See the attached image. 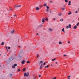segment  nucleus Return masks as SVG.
<instances>
[{
  "instance_id": "nucleus-1",
  "label": "nucleus",
  "mask_w": 79,
  "mask_h": 79,
  "mask_svg": "<svg viewBox=\"0 0 79 79\" xmlns=\"http://www.w3.org/2000/svg\"><path fill=\"white\" fill-rule=\"evenodd\" d=\"M29 72H27V73H24V77H26H26H28V76H29Z\"/></svg>"
},
{
  "instance_id": "nucleus-2",
  "label": "nucleus",
  "mask_w": 79,
  "mask_h": 79,
  "mask_svg": "<svg viewBox=\"0 0 79 79\" xmlns=\"http://www.w3.org/2000/svg\"><path fill=\"white\" fill-rule=\"evenodd\" d=\"M16 66H17V64H15L14 65L12 66V68H15Z\"/></svg>"
},
{
  "instance_id": "nucleus-3",
  "label": "nucleus",
  "mask_w": 79,
  "mask_h": 79,
  "mask_svg": "<svg viewBox=\"0 0 79 79\" xmlns=\"http://www.w3.org/2000/svg\"><path fill=\"white\" fill-rule=\"evenodd\" d=\"M71 28V24H69V26H67L66 27L67 29H68V28Z\"/></svg>"
},
{
  "instance_id": "nucleus-4",
  "label": "nucleus",
  "mask_w": 79,
  "mask_h": 79,
  "mask_svg": "<svg viewBox=\"0 0 79 79\" xmlns=\"http://www.w3.org/2000/svg\"><path fill=\"white\" fill-rule=\"evenodd\" d=\"M24 63H25V61L24 60H23V61H22L21 63L22 64H24Z\"/></svg>"
},
{
  "instance_id": "nucleus-5",
  "label": "nucleus",
  "mask_w": 79,
  "mask_h": 79,
  "mask_svg": "<svg viewBox=\"0 0 79 79\" xmlns=\"http://www.w3.org/2000/svg\"><path fill=\"white\" fill-rule=\"evenodd\" d=\"M36 10H39V9H40V8L39 7H37L36 8Z\"/></svg>"
},
{
  "instance_id": "nucleus-6",
  "label": "nucleus",
  "mask_w": 79,
  "mask_h": 79,
  "mask_svg": "<svg viewBox=\"0 0 79 79\" xmlns=\"http://www.w3.org/2000/svg\"><path fill=\"white\" fill-rule=\"evenodd\" d=\"M69 13H68V15H71V14H72V13H71V12L70 11H69Z\"/></svg>"
},
{
  "instance_id": "nucleus-7",
  "label": "nucleus",
  "mask_w": 79,
  "mask_h": 79,
  "mask_svg": "<svg viewBox=\"0 0 79 79\" xmlns=\"http://www.w3.org/2000/svg\"><path fill=\"white\" fill-rule=\"evenodd\" d=\"M42 22L44 23H45V19H43L42 20Z\"/></svg>"
},
{
  "instance_id": "nucleus-8",
  "label": "nucleus",
  "mask_w": 79,
  "mask_h": 79,
  "mask_svg": "<svg viewBox=\"0 0 79 79\" xmlns=\"http://www.w3.org/2000/svg\"><path fill=\"white\" fill-rule=\"evenodd\" d=\"M77 26L76 25H75L73 27V29H76V28H77Z\"/></svg>"
},
{
  "instance_id": "nucleus-9",
  "label": "nucleus",
  "mask_w": 79,
  "mask_h": 79,
  "mask_svg": "<svg viewBox=\"0 0 79 79\" xmlns=\"http://www.w3.org/2000/svg\"><path fill=\"white\" fill-rule=\"evenodd\" d=\"M14 59L13 58H12V57H10V58L9 60H10V61H11V60H13Z\"/></svg>"
},
{
  "instance_id": "nucleus-10",
  "label": "nucleus",
  "mask_w": 79,
  "mask_h": 79,
  "mask_svg": "<svg viewBox=\"0 0 79 79\" xmlns=\"http://www.w3.org/2000/svg\"><path fill=\"white\" fill-rule=\"evenodd\" d=\"M49 31H53V29H52L51 28H49Z\"/></svg>"
},
{
  "instance_id": "nucleus-11",
  "label": "nucleus",
  "mask_w": 79,
  "mask_h": 79,
  "mask_svg": "<svg viewBox=\"0 0 79 79\" xmlns=\"http://www.w3.org/2000/svg\"><path fill=\"white\" fill-rule=\"evenodd\" d=\"M39 8L40 9V8H42V5H39Z\"/></svg>"
},
{
  "instance_id": "nucleus-12",
  "label": "nucleus",
  "mask_w": 79,
  "mask_h": 79,
  "mask_svg": "<svg viewBox=\"0 0 79 79\" xmlns=\"http://www.w3.org/2000/svg\"><path fill=\"white\" fill-rule=\"evenodd\" d=\"M71 1H69V4H68V5H71Z\"/></svg>"
},
{
  "instance_id": "nucleus-13",
  "label": "nucleus",
  "mask_w": 79,
  "mask_h": 79,
  "mask_svg": "<svg viewBox=\"0 0 79 79\" xmlns=\"http://www.w3.org/2000/svg\"><path fill=\"white\" fill-rule=\"evenodd\" d=\"M42 65H43V64H42L41 65V66H40V69H41L42 68H43V67L42 66Z\"/></svg>"
},
{
  "instance_id": "nucleus-14",
  "label": "nucleus",
  "mask_w": 79,
  "mask_h": 79,
  "mask_svg": "<svg viewBox=\"0 0 79 79\" xmlns=\"http://www.w3.org/2000/svg\"><path fill=\"white\" fill-rule=\"evenodd\" d=\"M1 45H4V42H2V44H1Z\"/></svg>"
},
{
  "instance_id": "nucleus-15",
  "label": "nucleus",
  "mask_w": 79,
  "mask_h": 79,
  "mask_svg": "<svg viewBox=\"0 0 79 79\" xmlns=\"http://www.w3.org/2000/svg\"><path fill=\"white\" fill-rule=\"evenodd\" d=\"M11 33H12V34H13V33H14V32H15V31L14 30H13L12 31H11Z\"/></svg>"
},
{
  "instance_id": "nucleus-16",
  "label": "nucleus",
  "mask_w": 79,
  "mask_h": 79,
  "mask_svg": "<svg viewBox=\"0 0 79 79\" xmlns=\"http://www.w3.org/2000/svg\"><path fill=\"white\" fill-rule=\"evenodd\" d=\"M55 60H56V58H54V59H52V61H55Z\"/></svg>"
},
{
  "instance_id": "nucleus-17",
  "label": "nucleus",
  "mask_w": 79,
  "mask_h": 79,
  "mask_svg": "<svg viewBox=\"0 0 79 79\" xmlns=\"http://www.w3.org/2000/svg\"><path fill=\"white\" fill-rule=\"evenodd\" d=\"M64 2L65 3H68V0H65Z\"/></svg>"
},
{
  "instance_id": "nucleus-18",
  "label": "nucleus",
  "mask_w": 79,
  "mask_h": 79,
  "mask_svg": "<svg viewBox=\"0 0 79 79\" xmlns=\"http://www.w3.org/2000/svg\"><path fill=\"white\" fill-rule=\"evenodd\" d=\"M23 71H26V68H23Z\"/></svg>"
},
{
  "instance_id": "nucleus-19",
  "label": "nucleus",
  "mask_w": 79,
  "mask_h": 79,
  "mask_svg": "<svg viewBox=\"0 0 79 79\" xmlns=\"http://www.w3.org/2000/svg\"><path fill=\"white\" fill-rule=\"evenodd\" d=\"M61 10L62 11H64V10H65V8H62Z\"/></svg>"
},
{
  "instance_id": "nucleus-20",
  "label": "nucleus",
  "mask_w": 79,
  "mask_h": 79,
  "mask_svg": "<svg viewBox=\"0 0 79 79\" xmlns=\"http://www.w3.org/2000/svg\"><path fill=\"white\" fill-rule=\"evenodd\" d=\"M43 26V25H42V24H41L40 26L39 27H42Z\"/></svg>"
},
{
  "instance_id": "nucleus-21",
  "label": "nucleus",
  "mask_w": 79,
  "mask_h": 79,
  "mask_svg": "<svg viewBox=\"0 0 79 79\" xmlns=\"http://www.w3.org/2000/svg\"><path fill=\"white\" fill-rule=\"evenodd\" d=\"M62 44V42H61V41H59V44Z\"/></svg>"
},
{
  "instance_id": "nucleus-22",
  "label": "nucleus",
  "mask_w": 79,
  "mask_h": 79,
  "mask_svg": "<svg viewBox=\"0 0 79 79\" xmlns=\"http://www.w3.org/2000/svg\"><path fill=\"white\" fill-rule=\"evenodd\" d=\"M47 4H44L43 5L44 6H47Z\"/></svg>"
},
{
  "instance_id": "nucleus-23",
  "label": "nucleus",
  "mask_w": 79,
  "mask_h": 79,
  "mask_svg": "<svg viewBox=\"0 0 79 79\" xmlns=\"http://www.w3.org/2000/svg\"><path fill=\"white\" fill-rule=\"evenodd\" d=\"M62 31V32L64 31V28H63L62 30H61Z\"/></svg>"
},
{
  "instance_id": "nucleus-24",
  "label": "nucleus",
  "mask_w": 79,
  "mask_h": 79,
  "mask_svg": "<svg viewBox=\"0 0 79 79\" xmlns=\"http://www.w3.org/2000/svg\"><path fill=\"white\" fill-rule=\"evenodd\" d=\"M46 7L47 9H50V7L48 6H46Z\"/></svg>"
},
{
  "instance_id": "nucleus-25",
  "label": "nucleus",
  "mask_w": 79,
  "mask_h": 79,
  "mask_svg": "<svg viewBox=\"0 0 79 79\" xmlns=\"http://www.w3.org/2000/svg\"><path fill=\"white\" fill-rule=\"evenodd\" d=\"M79 22H78L77 24H76V26H79Z\"/></svg>"
},
{
  "instance_id": "nucleus-26",
  "label": "nucleus",
  "mask_w": 79,
  "mask_h": 79,
  "mask_svg": "<svg viewBox=\"0 0 79 79\" xmlns=\"http://www.w3.org/2000/svg\"><path fill=\"white\" fill-rule=\"evenodd\" d=\"M45 20H46V21H48V18H46V19H45Z\"/></svg>"
},
{
  "instance_id": "nucleus-27",
  "label": "nucleus",
  "mask_w": 79,
  "mask_h": 79,
  "mask_svg": "<svg viewBox=\"0 0 79 79\" xmlns=\"http://www.w3.org/2000/svg\"><path fill=\"white\" fill-rule=\"evenodd\" d=\"M20 71H21V69H18V70L17 71H18V72H19Z\"/></svg>"
},
{
  "instance_id": "nucleus-28",
  "label": "nucleus",
  "mask_w": 79,
  "mask_h": 79,
  "mask_svg": "<svg viewBox=\"0 0 79 79\" xmlns=\"http://www.w3.org/2000/svg\"><path fill=\"white\" fill-rule=\"evenodd\" d=\"M70 77H71V76H68V79H70V78H69Z\"/></svg>"
},
{
  "instance_id": "nucleus-29",
  "label": "nucleus",
  "mask_w": 79,
  "mask_h": 79,
  "mask_svg": "<svg viewBox=\"0 0 79 79\" xmlns=\"http://www.w3.org/2000/svg\"><path fill=\"white\" fill-rule=\"evenodd\" d=\"M30 63V62L29 61H27V64H28V63Z\"/></svg>"
},
{
  "instance_id": "nucleus-30",
  "label": "nucleus",
  "mask_w": 79,
  "mask_h": 79,
  "mask_svg": "<svg viewBox=\"0 0 79 79\" xmlns=\"http://www.w3.org/2000/svg\"><path fill=\"white\" fill-rule=\"evenodd\" d=\"M43 63V61H40V64H40L41 63Z\"/></svg>"
},
{
  "instance_id": "nucleus-31",
  "label": "nucleus",
  "mask_w": 79,
  "mask_h": 79,
  "mask_svg": "<svg viewBox=\"0 0 79 79\" xmlns=\"http://www.w3.org/2000/svg\"><path fill=\"white\" fill-rule=\"evenodd\" d=\"M18 6H16V5L15 6V8H18Z\"/></svg>"
},
{
  "instance_id": "nucleus-32",
  "label": "nucleus",
  "mask_w": 79,
  "mask_h": 79,
  "mask_svg": "<svg viewBox=\"0 0 79 79\" xmlns=\"http://www.w3.org/2000/svg\"><path fill=\"white\" fill-rule=\"evenodd\" d=\"M46 11H47V12H48V9H46Z\"/></svg>"
},
{
  "instance_id": "nucleus-33",
  "label": "nucleus",
  "mask_w": 79,
  "mask_h": 79,
  "mask_svg": "<svg viewBox=\"0 0 79 79\" xmlns=\"http://www.w3.org/2000/svg\"><path fill=\"white\" fill-rule=\"evenodd\" d=\"M49 2H50V3H53L52 1H50Z\"/></svg>"
},
{
  "instance_id": "nucleus-34",
  "label": "nucleus",
  "mask_w": 79,
  "mask_h": 79,
  "mask_svg": "<svg viewBox=\"0 0 79 79\" xmlns=\"http://www.w3.org/2000/svg\"><path fill=\"white\" fill-rule=\"evenodd\" d=\"M37 58H39V54H37Z\"/></svg>"
},
{
  "instance_id": "nucleus-35",
  "label": "nucleus",
  "mask_w": 79,
  "mask_h": 79,
  "mask_svg": "<svg viewBox=\"0 0 79 79\" xmlns=\"http://www.w3.org/2000/svg\"><path fill=\"white\" fill-rule=\"evenodd\" d=\"M46 64V63L45 62H44L43 64V65H45Z\"/></svg>"
},
{
  "instance_id": "nucleus-36",
  "label": "nucleus",
  "mask_w": 79,
  "mask_h": 79,
  "mask_svg": "<svg viewBox=\"0 0 79 79\" xmlns=\"http://www.w3.org/2000/svg\"><path fill=\"white\" fill-rule=\"evenodd\" d=\"M58 15H59V16H61V14L59 13L58 14Z\"/></svg>"
},
{
  "instance_id": "nucleus-37",
  "label": "nucleus",
  "mask_w": 79,
  "mask_h": 79,
  "mask_svg": "<svg viewBox=\"0 0 79 79\" xmlns=\"http://www.w3.org/2000/svg\"><path fill=\"white\" fill-rule=\"evenodd\" d=\"M6 50H7V49H8V47H7V46H6Z\"/></svg>"
},
{
  "instance_id": "nucleus-38",
  "label": "nucleus",
  "mask_w": 79,
  "mask_h": 79,
  "mask_svg": "<svg viewBox=\"0 0 79 79\" xmlns=\"http://www.w3.org/2000/svg\"><path fill=\"white\" fill-rule=\"evenodd\" d=\"M49 67V65H47V66H46L47 68H48Z\"/></svg>"
},
{
  "instance_id": "nucleus-39",
  "label": "nucleus",
  "mask_w": 79,
  "mask_h": 79,
  "mask_svg": "<svg viewBox=\"0 0 79 79\" xmlns=\"http://www.w3.org/2000/svg\"><path fill=\"white\" fill-rule=\"evenodd\" d=\"M21 57H22V56H19V57L20 58H21Z\"/></svg>"
},
{
  "instance_id": "nucleus-40",
  "label": "nucleus",
  "mask_w": 79,
  "mask_h": 79,
  "mask_svg": "<svg viewBox=\"0 0 79 79\" xmlns=\"http://www.w3.org/2000/svg\"><path fill=\"white\" fill-rule=\"evenodd\" d=\"M8 49H10V48H11L10 47H8Z\"/></svg>"
},
{
  "instance_id": "nucleus-41",
  "label": "nucleus",
  "mask_w": 79,
  "mask_h": 79,
  "mask_svg": "<svg viewBox=\"0 0 79 79\" xmlns=\"http://www.w3.org/2000/svg\"><path fill=\"white\" fill-rule=\"evenodd\" d=\"M21 6L20 5H19L18 6V7H21Z\"/></svg>"
},
{
  "instance_id": "nucleus-42",
  "label": "nucleus",
  "mask_w": 79,
  "mask_h": 79,
  "mask_svg": "<svg viewBox=\"0 0 79 79\" xmlns=\"http://www.w3.org/2000/svg\"><path fill=\"white\" fill-rule=\"evenodd\" d=\"M53 79H56V77H54L53 78Z\"/></svg>"
},
{
  "instance_id": "nucleus-43",
  "label": "nucleus",
  "mask_w": 79,
  "mask_h": 79,
  "mask_svg": "<svg viewBox=\"0 0 79 79\" xmlns=\"http://www.w3.org/2000/svg\"><path fill=\"white\" fill-rule=\"evenodd\" d=\"M67 56V55H64V56Z\"/></svg>"
},
{
  "instance_id": "nucleus-44",
  "label": "nucleus",
  "mask_w": 79,
  "mask_h": 79,
  "mask_svg": "<svg viewBox=\"0 0 79 79\" xmlns=\"http://www.w3.org/2000/svg\"><path fill=\"white\" fill-rule=\"evenodd\" d=\"M39 76L40 77H41V75H39Z\"/></svg>"
},
{
  "instance_id": "nucleus-45",
  "label": "nucleus",
  "mask_w": 79,
  "mask_h": 79,
  "mask_svg": "<svg viewBox=\"0 0 79 79\" xmlns=\"http://www.w3.org/2000/svg\"><path fill=\"white\" fill-rule=\"evenodd\" d=\"M68 44H70V41H68Z\"/></svg>"
},
{
  "instance_id": "nucleus-46",
  "label": "nucleus",
  "mask_w": 79,
  "mask_h": 79,
  "mask_svg": "<svg viewBox=\"0 0 79 79\" xmlns=\"http://www.w3.org/2000/svg\"><path fill=\"white\" fill-rule=\"evenodd\" d=\"M39 35V33H38L36 34V35Z\"/></svg>"
},
{
  "instance_id": "nucleus-47",
  "label": "nucleus",
  "mask_w": 79,
  "mask_h": 79,
  "mask_svg": "<svg viewBox=\"0 0 79 79\" xmlns=\"http://www.w3.org/2000/svg\"><path fill=\"white\" fill-rule=\"evenodd\" d=\"M61 21H63V19H61Z\"/></svg>"
},
{
  "instance_id": "nucleus-48",
  "label": "nucleus",
  "mask_w": 79,
  "mask_h": 79,
  "mask_svg": "<svg viewBox=\"0 0 79 79\" xmlns=\"http://www.w3.org/2000/svg\"><path fill=\"white\" fill-rule=\"evenodd\" d=\"M56 19H55V18H54V19H53V20H55Z\"/></svg>"
},
{
  "instance_id": "nucleus-49",
  "label": "nucleus",
  "mask_w": 79,
  "mask_h": 79,
  "mask_svg": "<svg viewBox=\"0 0 79 79\" xmlns=\"http://www.w3.org/2000/svg\"><path fill=\"white\" fill-rule=\"evenodd\" d=\"M77 13V11H76L75 12V13Z\"/></svg>"
},
{
  "instance_id": "nucleus-50",
  "label": "nucleus",
  "mask_w": 79,
  "mask_h": 79,
  "mask_svg": "<svg viewBox=\"0 0 79 79\" xmlns=\"http://www.w3.org/2000/svg\"><path fill=\"white\" fill-rule=\"evenodd\" d=\"M49 13H52V11H50Z\"/></svg>"
},
{
  "instance_id": "nucleus-51",
  "label": "nucleus",
  "mask_w": 79,
  "mask_h": 79,
  "mask_svg": "<svg viewBox=\"0 0 79 79\" xmlns=\"http://www.w3.org/2000/svg\"><path fill=\"white\" fill-rule=\"evenodd\" d=\"M63 32H64V33H65V31H64Z\"/></svg>"
},
{
  "instance_id": "nucleus-52",
  "label": "nucleus",
  "mask_w": 79,
  "mask_h": 79,
  "mask_svg": "<svg viewBox=\"0 0 79 79\" xmlns=\"http://www.w3.org/2000/svg\"><path fill=\"white\" fill-rule=\"evenodd\" d=\"M12 75H13V74H10V76H12Z\"/></svg>"
},
{
  "instance_id": "nucleus-53",
  "label": "nucleus",
  "mask_w": 79,
  "mask_h": 79,
  "mask_svg": "<svg viewBox=\"0 0 79 79\" xmlns=\"http://www.w3.org/2000/svg\"><path fill=\"white\" fill-rule=\"evenodd\" d=\"M14 16H16V15H14Z\"/></svg>"
},
{
  "instance_id": "nucleus-54",
  "label": "nucleus",
  "mask_w": 79,
  "mask_h": 79,
  "mask_svg": "<svg viewBox=\"0 0 79 79\" xmlns=\"http://www.w3.org/2000/svg\"><path fill=\"white\" fill-rule=\"evenodd\" d=\"M44 68H47V66H46L44 67Z\"/></svg>"
},
{
  "instance_id": "nucleus-55",
  "label": "nucleus",
  "mask_w": 79,
  "mask_h": 79,
  "mask_svg": "<svg viewBox=\"0 0 79 79\" xmlns=\"http://www.w3.org/2000/svg\"><path fill=\"white\" fill-rule=\"evenodd\" d=\"M11 58H13V56H12L11 57Z\"/></svg>"
},
{
  "instance_id": "nucleus-56",
  "label": "nucleus",
  "mask_w": 79,
  "mask_h": 79,
  "mask_svg": "<svg viewBox=\"0 0 79 79\" xmlns=\"http://www.w3.org/2000/svg\"><path fill=\"white\" fill-rule=\"evenodd\" d=\"M57 62H55L56 64H57Z\"/></svg>"
},
{
  "instance_id": "nucleus-57",
  "label": "nucleus",
  "mask_w": 79,
  "mask_h": 79,
  "mask_svg": "<svg viewBox=\"0 0 79 79\" xmlns=\"http://www.w3.org/2000/svg\"><path fill=\"white\" fill-rule=\"evenodd\" d=\"M63 7H65V6L64 5L63 6Z\"/></svg>"
},
{
  "instance_id": "nucleus-58",
  "label": "nucleus",
  "mask_w": 79,
  "mask_h": 79,
  "mask_svg": "<svg viewBox=\"0 0 79 79\" xmlns=\"http://www.w3.org/2000/svg\"><path fill=\"white\" fill-rule=\"evenodd\" d=\"M19 48H20L21 47V46H19Z\"/></svg>"
},
{
  "instance_id": "nucleus-59",
  "label": "nucleus",
  "mask_w": 79,
  "mask_h": 79,
  "mask_svg": "<svg viewBox=\"0 0 79 79\" xmlns=\"http://www.w3.org/2000/svg\"><path fill=\"white\" fill-rule=\"evenodd\" d=\"M10 10H11V11H13V9H10Z\"/></svg>"
},
{
  "instance_id": "nucleus-60",
  "label": "nucleus",
  "mask_w": 79,
  "mask_h": 79,
  "mask_svg": "<svg viewBox=\"0 0 79 79\" xmlns=\"http://www.w3.org/2000/svg\"><path fill=\"white\" fill-rule=\"evenodd\" d=\"M6 50H7V51L8 52V49H6Z\"/></svg>"
},
{
  "instance_id": "nucleus-61",
  "label": "nucleus",
  "mask_w": 79,
  "mask_h": 79,
  "mask_svg": "<svg viewBox=\"0 0 79 79\" xmlns=\"http://www.w3.org/2000/svg\"><path fill=\"white\" fill-rule=\"evenodd\" d=\"M35 78H36V77H35L34 78V79H35Z\"/></svg>"
},
{
  "instance_id": "nucleus-62",
  "label": "nucleus",
  "mask_w": 79,
  "mask_h": 79,
  "mask_svg": "<svg viewBox=\"0 0 79 79\" xmlns=\"http://www.w3.org/2000/svg\"><path fill=\"white\" fill-rule=\"evenodd\" d=\"M51 66H52V64L51 65Z\"/></svg>"
},
{
  "instance_id": "nucleus-63",
  "label": "nucleus",
  "mask_w": 79,
  "mask_h": 79,
  "mask_svg": "<svg viewBox=\"0 0 79 79\" xmlns=\"http://www.w3.org/2000/svg\"><path fill=\"white\" fill-rule=\"evenodd\" d=\"M10 10H9V11H10Z\"/></svg>"
},
{
  "instance_id": "nucleus-64",
  "label": "nucleus",
  "mask_w": 79,
  "mask_h": 79,
  "mask_svg": "<svg viewBox=\"0 0 79 79\" xmlns=\"http://www.w3.org/2000/svg\"><path fill=\"white\" fill-rule=\"evenodd\" d=\"M78 10H79V8L78 9Z\"/></svg>"
}]
</instances>
